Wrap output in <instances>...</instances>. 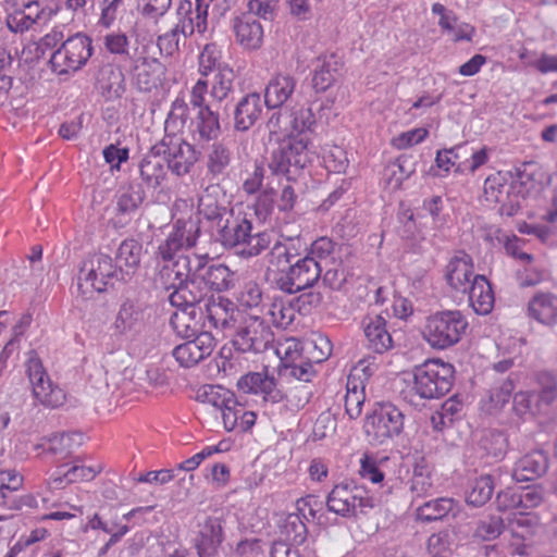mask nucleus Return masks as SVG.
<instances>
[{"label":"nucleus","mask_w":557,"mask_h":557,"mask_svg":"<svg viewBox=\"0 0 557 557\" xmlns=\"http://www.w3.org/2000/svg\"><path fill=\"white\" fill-rule=\"evenodd\" d=\"M160 152V147L153 145L138 164L139 175L147 188L157 189L168 177V165Z\"/></svg>","instance_id":"25"},{"label":"nucleus","mask_w":557,"mask_h":557,"mask_svg":"<svg viewBox=\"0 0 557 557\" xmlns=\"http://www.w3.org/2000/svg\"><path fill=\"white\" fill-rule=\"evenodd\" d=\"M174 225L182 234L186 249L195 247L201 233L200 220L191 216L188 219H177Z\"/></svg>","instance_id":"55"},{"label":"nucleus","mask_w":557,"mask_h":557,"mask_svg":"<svg viewBox=\"0 0 557 557\" xmlns=\"http://www.w3.org/2000/svg\"><path fill=\"white\" fill-rule=\"evenodd\" d=\"M540 391L536 394L539 400L545 405H550L557 398V380L555 375L543 371L536 375Z\"/></svg>","instance_id":"56"},{"label":"nucleus","mask_w":557,"mask_h":557,"mask_svg":"<svg viewBox=\"0 0 557 557\" xmlns=\"http://www.w3.org/2000/svg\"><path fill=\"white\" fill-rule=\"evenodd\" d=\"M539 398L533 392H519L513 396L512 409L519 418L527 414L533 416L537 406Z\"/></svg>","instance_id":"57"},{"label":"nucleus","mask_w":557,"mask_h":557,"mask_svg":"<svg viewBox=\"0 0 557 557\" xmlns=\"http://www.w3.org/2000/svg\"><path fill=\"white\" fill-rule=\"evenodd\" d=\"M315 125L314 113L311 108H299L289 115V132L286 136L295 139H310Z\"/></svg>","instance_id":"41"},{"label":"nucleus","mask_w":557,"mask_h":557,"mask_svg":"<svg viewBox=\"0 0 557 557\" xmlns=\"http://www.w3.org/2000/svg\"><path fill=\"white\" fill-rule=\"evenodd\" d=\"M212 0H182L176 9V30L186 38L195 32L200 34L207 29L208 9Z\"/></svg>","instance_id":"14"},{"label":"nucleus","mask_w":557,"mask_h":557,"mask_svg":"<svg viewBox=\"0 0 557 557\" xmlns=\"http://www.w3.org/2000/svg\"><path fill=\"white\" fill-rule=\"evenodd\" d=\"M504 520L499 516H487L478 522L475 535L483 541H493L497 539L504 531Z\"/></svg>","instance_id":"53"},{"label":"nucleus","mask_w":557,"mask_h":557,"mask_svg":"<svg viewBox=\"0 0 557 557\" xmlns=\"http://www.w3.org/2000/svg\"><path fill=\"white\" fill-rule=\"evenodd\" d=\"M62 46L69 55L67 59L70 61V67L72 71L79 70L91 57V39L86 35L78 33L72 37H69L65 41L62 42Z\"/></svg>","instance_id":"37"},{"label":"nucleus","mask_w":557,"mask_h":557,"mask_svg":"<svg viewBox=\"0 0 557 557\" xmlns=\"http://www.w3.org/2000/svg\"><path fill=\"white\" fill-rule=\"evenodd\" d=\"M474 275L472 258L465 251L453 257L446 265V282L456 292L466 293Z\"/></svg>","instance_id":"27"},{"label":"nucleus","mask_w":557,"mask_h":557,"mask_svg":"<svg viewBox=\"0 0 557 557\" xmlns=\"http://www.w3.org/2000/svg\"><path fill=\"white\" fill-rule=\"evenodd\" d=\"M433 487L431 467L424 458H420L413 465L410 480V491L418 497L429 494Z\"/></svg>","instance_id":"48"},{"label":"nucleus","mask_w":557,"mask_h":557,"mask_svg":"<svg viewBox=\"0 0 557 557\" xmlns=\"http://www.w3.org/2000/svg\"><path fill=\"white\" fill-rule=\"evenodd\" d=\"M428 549L431 557H449L450 534L448 531L433 533L428 540Z\"/></svg>","instance_id":"62"},{"label":"nucleus","mask_w":557,"mask_h":557,"mask_svg":"<svg viewBox=\"0 0 557 557\" xmlns=\"http://www.w3.org/2000/svg\"><path fill=\"white\" fill-rule=\"evenodd\" d=\"M157 146L172 174L181 177L190 173L198 161L195 147L175 135L166 134Z\"/></svg>","instance_id":"11"},{"label":"nucleus","mask_w":557,"mask_h":557,"mask_svg":"<svg viewBox=\"0 0 557 557\" xmlns=\"http://www.w3.org/2000/svg\"><path fill=\"white\" fill-rule=\"evenodd\" d=\"M548 469V456L542 449L533 450L516 463L512 479L516 482L532 481L544 475Z\"/></svg>","instance_id":"30"},{"label":"nucleus","mask_w":557,"mask_h":557,"mask_svg":"<svg viewBox=\"0 0 557 557\" xmlns=\"http://www.w3.org/2000/svg\"><path fill=\"white\" fill-rule=\"evenodd\" d=\"M143 253V245L134 238L124 239L115 253L114 263L117 269L127 271V281L138 269Z\"/></svg>","instance_id":"36"},{"label":"nucleus","mask_w":557,"mask_h":557,"mask_svg":"<svg viewBox=\"0 0 557 557\" xmlns=\"http://www.w3.org/2000/svg\"><path fill=\"white\" fill-rule=\"evenodd\" d=\"M274 341L270 325L259 317H249L237 329L232 339L234 349L238 352H263Z\"/></svg>","instance_id":"10"},{"label":"nucleus","mask_w":557,"mask_h":557,"mask_svg":"<svg viewBox=\"0 0 557 557\" xmlns=\"http://www.w3.org/2000/svg\"><path fill=\"white\" fill-rule=\"evenodd\" d=\"M191 338L186 343L177 345L172 351L175 360L184 368H191L198 364L212 354L215 346V341L211 333H202Z\"/></svg>","instance_id":"16"},{"label":"nucleus","mask_w":557,"mask_h":557,"mask_svg":"<svg viewBox=\"0 0 557 557\" xmlns=\"http://www.w3.org/2000/svg\"><path fill=\"white\" fill-rule=\"evenodd\" d=\"M467 145H457L449 149L438 150L435 158V163L438 169H443L445 172H448L450 166L456 164V161L466 157Z\"/></svg>","instance_id":"59"},{"label":"nucleus","mask_w":557,"mask_h":557,"mask_svg":"<svg viewBox=\"0 0 557 557\" xmlns=\"http://www.w3.org/2000/svg\"><path fill=\"white\" fill-rule=\"evenodd\" d=\"M313 363L308 359L297 364L284 363L278 368V375L280 377H295L301 383L310 382L317 373Z\"/></svg>","instance_id":"52"},{"label":"nucleus","mask_w":557,"mask_h":557,"mask_svg":"<svg viewBox=\"0 0 557 557\" xmlns=\"http://www.w3.org/2000/svg\"><path fill=\"white\" fill-rule=\"evenodd\" d=\"M322 268L311 256H304L268 282L278 290L294 295L311 288L321 277Z\"/></svg>","instance_id":"6"},{"label":"nucleus","mask_w":557,"mask_h":557,"mask_svg":"<svg viewBox=\"0 0 557 557\" xmlns=\"http://www.w3.org/2000/svg\"><path fill=\"white\" fill-rule=\"evenodd\" d=\"M405 414L392 403L376 404L367 414L363 429L371 444H383L404 430Z\"/></svg>","instance_id":"7"},{"label":"nucleus","mask_w":557,"mask_h":557,"mask_svg":"<svg viewBox=\"0 0 557 557\" xmlns=\"http://www.w3.org/2000/svg\"><path fill=\"white\" fill-rule=\"evenodd\" d=\"M465 294H468L469 302L478 314H488L493 310L494 292L484 275H474Z\"/></svg>","instance_id":"31"},{"label":"nucleus","mask_w":557,"mask_h":557,"mask_svg":"<svg viewBox=\"0 0 557 557\" xmlns=\"http://www.w3.org/2000/svg\"><path fill=\"white\" fill-rule=\"evenodd\" d=\"M234 209L224 202L219 201L213 196L206 194L200 197L198 203L199 214L210 223L211 233L227 218Z\"/></svg>","instance_id":"40"},{"label":"nucleus","mask_w":557,"mask_h":557,"mask_svg":"<svg viewBox=\"0 0 557 557\" xmlns=\"http://www.w3.org/2000/svg\"><path fill=\"white\" fill-rule=\"evenodd\" d=\"M233 28L237 42L247 50L259 49L263 41V26L257 16L244 13L234 18Z\"/></svg>","instance_id":"28"},{"label":"nucleus","mask_w":557,"mask_h":557,"mask_svg":"<svg viewBox=\"0 0 557 557\" xmlns=\"http://www.w3.org/2000/svg\"><path fill=\"white\" fill-rule=\"evenodd\" d=\"M295 86L293 76L280 74L269 82L262 101L269 109L281 108L294 92Z\"/></svg>","instance_id":"34"},{"label":"nucleus","mask_w":557,"mask_h":557,"mask_svg":"<svg viewBox=\"0 0 557 557\" xmlns=\"http://www.w3.org/2000/svg\"><path fill=\"white\" fill-rule=\"evenodd\" d=\"M26 373L32 386L33 396L41 405L58 408L64 404L65 393L51 382L41 360L34 350L29 352V358L26 362Z\"/></svg>","instance_id":"9"},{"label":"nucleus","mask_w":557,"mask_h":557,"mask_svg":"<svg viewBox=\"0 0 557 557\" xmlns=\"http://www.w3.org/2000/svg\"><path fill=\"white\" fill-rule=\"evenodd\" d=\"M326 507L342 517H355L358 510L364 513L367 508H372L373 499L362 486H358L354 481L342 482L329 493Z\"/></svg>","instance_id":"8"},{"label":"nucleus","mask_w":557,"mask_h":557,"mask_svg":"<svg viewBox=\"0 0 557 557\" xmlns=\"http://www.w3.org/2000/svg\"><path fill=\"white\" fill-rule=\"evenodd\" d=\"M203 312L205 318L215 329L226 330L234 325V302L228 298L213 297L205 304Z\"/></svg>","instance_id":"35"},{"label":"nucleus","mask_w":557,"mask_h":557,"mask_svg":"<svg viewBox=\"0 0 557 557\" xmlns=\"http://www.w3.org/2000/svg\"><path fill=\"white\" fill-rule=\"evenodd\" d=\"M247 13L272 22L277 15L278 0H248Z\"/></svg>","instance_id":"60"},{"label":"nucleus","mask_w":557,"mask_h":557,"mask_svg":"<svg viewBox=\"0 0 557 557\" xmlns=\"http://www.w3.org/2000/svg\"><path fill=\"white\" fill-rule=\"evenodd\" d=\"M115 199L117 214L131 215L141 206L146 199V193L141 184L129 183L117 190Z\"/></svg>","instance_id":"38"},{"label":"nucleus","mask_w":557,"mask_h":557,"mask_svg":"<svg viewBox=\"0 0 557 557\" xmlns=\"http://www.w3.org/2000/svg\"><path fill=\"white\" fill-rule=\"evenodd\" d=\"M194 123V132L198 135L199 140L207 143L215 140L222 133V124L213 116L210 108L198 110Z\"/></svg>","instance_id":"45"},{"label":"nucleus","mask_w":557,"mask_h":557,"mask_svg":"<svg viewBox=\"0 0 557 557\" xmlns=\"http://www.w3.org/2000/svg\"><path fill=\"white\" fill-rule=\"evenodd\" d=\"M237 388L245 394L261 395L265 403L278 404L287 395L278 380L268 372H248L237 381Z\"/></svg>","instance_id":"12"},{"label":"nucleus","mask_w":557,"mask_h":557,"mask_svg":"<svg viewBox=\"0 0 557 557\" xmlns=\"http://www.w3.org/2000/svg\"><path fill=\"white\" fill-rule=\"evenodd\" d=\"M263 104L259 92L251 91L242 96L233 106L234 129L237 132L249 131L260 120Z\"/></svg>","instance_id":"21"},{"label":"nucleus","mask_w":557,"mask_h":557,"mask_svg":"<svg viewBox=\"0 0 557 557\" xmlns=\"http://www.w3.org/2000/svg\"><path fill=\"white\" fill-rule=\"evenodd\" d=\"M332 347L329 337L318 334L302 344L301 351L311 362L321 363L331 356Z\"/></svg>","instance_id":"49"},{"label":"nucleus","mask_w":557,"mask_h":557,"mask_svg":"<svg viewBox=\"0 0 557 557\" xmlns=\"http://www.w3.org/2000/svg\"><path fill=\"white\" fill-rule=\"evenodd\" d=\"M468 325L459 310L438 311L426 319L423 337L431 347L446 349L461 339Z\"/></svg>","instance_id":"5"},{"label":"nucleus","mask_w":557,"mask_h":557,"mask_svg":"<svg viewBox=\"0 0 557 557\" xmlns=\"http://www.w3.org/2000/svg\"><path fill=\"white\" fill-rule=\"evenodd\" d=\"M165 66L157 59L138 58L131 71L133 85L141 92H150L162 84Z\"/></svg>","instance_id":"20"},{"label":"nucleus","mask_w":557,"mask_h":557,"mask_svg":"<svg viewBox=\"0 0 557 557\" xmlns=\"http://www.w3.org/2000/svg\"><path fill=\"white\" fill-rule=\"evenodd\" d=\"M252 220L248 214L233 210L212 232V236L225 248H239L243 256L256 257L270 246L271 240L268 232L252 233Z\"/></svg>","instance_id":"1"},{"label":"nucleus","mask_w":557,"mask_h":557,"mask_svg":"<svg viewBox=\"0 0 557 557\" xmlns=\"http://www.w3.org/2000/svg\"><path fill=\"white\" fill-rule=\"evenodd\" d=\"M528 314L537 322L554 326L557 324V295L536 293L528 304Z\"/></svg>","instance_id":"32"},{"label":"nucleus","mask_w":557,"mask_h":557,"mask_svg":"<svg viewBox=\"0 0 557 557\" xmlns=\"http://www.w3.org/2000/svg\"><path fill=\"white\" fill-rule=\"evenodd\" d=\"M310 139H295L285 136L271 152L268 163L274 175H283L287 181H297L313 160Z\"/></svg>","instance_id":"2"},{"label":"nucleus","mask_w":557,"mask_h":557,"mask_svg":"<svg viewBox=\"0 0 557 557\" xmlns=\"http://www.w3.org/2000/svg\"><path fill=\"white\" fill-rule=\"evenodd\" d=\"M232 161V151L223 143H214L207 154V171L212 180H223Z\"/></svg>","instance_id":"39"},{"label":"nucleus","mask_w":557,"mask_h":557,"mask_svg":"<svg viewBox=\"0 0 557 557\" xmlns=\"http://www.w3.org/2000/svg\"><path fill=\"white\" fill-rule=\"evenodd\" d=\"M186 249L182 234L173 224L172 232L168 235L166 239L158 247V256L163 261H172L176 253L182 249Z\"/></svg>","instance_id":"54"},{"label":"nucleus","mask_w":557,"mask_h":557,"mask_svg":"<svg viewBox=\"0 0 557 557\" xmlns=\"http://www.w3.org/2000/svg\"><path fill=\"white\" fill-rule=\"evenodd\" d=\"M234 392L221 385H203L197 392V400L210 404L221 411L227 407Z\"/></svg>","instance_id":"51"},{"label":"nucleus","mask_w":557,"mask_h":557,"mask_svg":"<svg viewBox=\"0 0 557 557\" xmlns=\"http://www.w3.org/2000/svg\"><path fill=\"white\" fill-rule=\"evenodd\" d=\"M236 73L232 66H222L219 72L213 73L209 81L210 97L212 99H230L234 92Z\"/></svg>","instance_id":"44"},{"label":"nucleus","mask_w":557,"mask_h":557,"mask_svg":"<svg viewBox=\"0 0 557 557\" xmlns=\"http://www.w3.org/2000/svg\"><path fill=\"white\" fill-rule=\"evenodd\" d=\"M363 403V388L358 389L356 385L354 387H350L348 384L347 393L345 396V410L350 419H357L361 414Z\"/></svg>","instance_id":"64"},{"label":"nucleus","mask_w":557,"mask_h":557,"mask_svg":"<svg viewBox=\"0 0 557 557\" xmlns=\"http://www.w3.org/2000/svg\"><path fill=\"white\" fill-rule=\"evenodd\" d=\"M224 541L223 521L218 517H207L199 523L194 537V547L198 557H219Z\"/></svg>","instance_id":"15"},{"label":"nucleus","mask_w":557,"mask_h":557,"mask_svg":"<svg viewBox=\"0 0 557 557\" xmlns=\"http://www.w3.org/2000/svg\"><path fill=\"white\" fill-rule=\"evenodd\" d=\"M145 315L146 307L140 301L126 298L120 305L113 329L119 335L137 332L145 325Z\"/></svg>","instance_id":"24"},{"label":"nucleus","mask_w":557,"mask_h":557,"mask_svg":"<svg viewBox=\"0 0 557 557\" xmlns=\"http://www.w3.org/2000/svg\"><path fill=\"white\" fill-rule=\"evenodd\" d=\"M296 242L300 239L287 238L285 243H276L269 253V265L265 271V280L277 276L278 273L285 271L292 262L300 259V252L296 247Z\"/></svg>","instance_id":"29"},{"label":"nucleus","mask_w":557,"mask_h":557,"mask_svg":"<svg viewBox=\"0 0 557 557\" xmlns=\"http://www.w3.org/2000/svg\"><path fill=\"white\" fill-rule=\"evenodd\" d=\"M95 87L107 101L120 99L126 91L124 73L112 63H101L95 72Z\"/></svg>","instance_id":"19"},{"label":"nucleus","mask_w":557,"mask_h":557,"mask_svg":"<svg viewBox=\"0 0 557 557\" xmlns=\"http://www.w3.org/2000/svg\"><path fill=\"white\" fill-rule=\"evenodd\" d=\"M495 490L494 478L491 474L480 475L470 484L467 493V504L473 507L485 505L491 498Z\"/></svg>","instance_id":"46"},{"label":"nucleus","mask_w":557,"mask_h":557,"mask_svg":"<svg viewBox=\"0 0 557 557\" xmlns=\"http://www.w3.org/2000/svg\"><path fill=\"white\" fill-rule=\"evenodd\" d=\"M195 270L213 295L233 287V272L225 264L211 263L207 255H195Z\"/></svg>","instance_id":"18"},{"label":"nucleus","mask_w":557,"mask_h":557,"mask_svg":"<svg viewBox=\"0 0 557 557\" xmlns=\"http://www.w3.org/2000/svg\"><path fill=\"white\" fill-rule=\"evenodd\" d=\"M278 528L282 540L293 545H301L307 540L308 529L299 513L285 516Z\"/></svg>","instance_id":"43"},{"label":"nucleus","mask_w":557,"mask_h":557,"mask_svg":"<svg viewBox=\"0 0 557 557\" xmlns=\"http://www.w3.org/2000/svg\"><path fill=\"white\" fill-rule=\"evenodd\" d=\"M246 410L245 405L233 395L227 407L222 410L223 424L226 431H234L238 426L242 413Z\"/></svg>","instance_id":"61"},{"label":"nucleus","mask_w":557,"mask_h":557,"mask_svg":"<svg viewBox=\"0 0 557 557\" xmlns=\"http://www.w3.org/2000/svg\"><path fill=\"white\" fill-rule=\"evenodd\" d=\"M177 308L178 311L170 318V325L177 336L188 339L202 333H210L205 330V312L201 308L195 305H182Z\"/></svg>","instance_id":"17"},{"label":"nucleus","mask_w":557,"mask_h":557,"mask_svg":"<svg viewBox=\"0 0 557 557\" xmlns=\"http://www.w3.org/2000/svg\"><path fill=\"white\" fill-rule=\"evenodd\" d=\"M116 282H127V271L117 269L109 255L96 253L85 259L79 268L78 288L85 294L88 289L98 293L113 287Z\"/></svg>","instance_id":"4"},{"label":"nucleus","mask_w":557,"mask_h":557,"mask_svg":"<svg viewBox=\"0 0 557 557\" xmlns=\"http://www.w3.org/2000/svg\"><path fill=\"white\" fill-rule=\"evenodd\" d=\"M496 507L499 511H506L513 508H521V495L519 486H508L496 494Z\"/></svg>","instance_id":"63"},{"label":"nucleus","mask_w":557,"mask_h":557,"mask_svg":"<svg viewBox=\"0 0 557 557\" xmlns=\"http://www.w3.org/2000/svg\"><path fill=\"white\" fill-rule=\"evenodd\" d=\"M363 333L369 350L382 355L393 347V337L387 330V321L380 314L362 319Z\"/></svg>","instance_id":"23"},{"label":"nucleus","mask_w":557,"mask_h":557,"mask_svg":"<svg viewBox=\"0 0 557 557\" xmlns=\"http://www.w3.org/2000/svg\"><path fill=\"white\" fill-rule=\"evenodd\" d=\"M189 115L188 104L182 98H176L171 106V111L165 121V129L169 127L183 128Z\"/></svg>","instance_id":"58"},{"label":"nucleus","mask_w":557,"mask_h":557,"mask_svg":"<svg viewBox=\"0 0 557 557\" xmlns=\"http://www.w3.org/2000/svg\"><path fill=\"white\" fill-rule=\"evenodd\" d=\"M508 447V440L503 431L486 430L478 442V453L486 462L502 460Z\"/></svg>","instance_id":"33"},{"label":"nucleus","mask_w":557,"mask_h":557,"mask_svg":"<svg viewBox=\"0 0 557 557\" xmlns=\"http://www.w3.org/2000/svg\"><path fill=\"white\" fill-rule=\"evenodd\" d=\"M47 442L49 443V453L67 457L74 445H82L83 434L77 432L54 433L47 438Z\"/></svg>","instance_id":"50"},{"label":"nucleus","mask_w":557,"mask_h":557,"mask_svg":"<svg viewBox=\"0 0 557 557\" xmlns=\"http://www.w3.org/2000/svg\"><path fill=\"white\" fill-rule=\"evenodd\" d=\"M199 73L202 77H208L210 74L219 72L222 66H230L222 61V49L215 42L205 45L199 58Z\"/></svg>","instance_id":"47"},{"label":"nucleus","mask_w":557,"mask_h":557,"mask_svg":"<svg viewBox=\"0 0 557 557\" xmlns=\"http://www.w3.org/2000/svg\"><path fill=\"white\" fill-rule=\"evenodd\" d=\"M311 87L323 94L337 84L344 73V62L336 53L321 54L312 61Z\"/></svg>","instance_id":"13"},{"label":"nucleus","mask_w":557,"mask_h":557,"mask_svg":"<svg viewBox=\"0 0 557 557\" xmlns=\"http://www.w3.org/2000/svg\"><path fill=\"white\" fill-rule=\"evenodd\" d=\"M160 269V278L166 290L176 292L194 274L195 257L180 255Z\"/></svg>","instance_id":"26"},{"label":"nucleus","mask_w":557,"mask_h":557,"mask_svg":"<svg viewBox=\"0 0 557 557\" xmlns=\"http://www.w3.org/2000/svg\"><path fill=\"white\" fill-rule=\"evenodd\" d=\"M455 368L441 359H428L413 368V389L424 399L441 398L453 387Z\"/></svg>","instance_id":"3"},{"label":"nucleus","mask_w":557,"mask_h":557,"mask_svg":"<svg viewBox=\"0 0 557 557\" xmlns=\"http://www.w3.org/2000/svg\"><path fill=\"white\" fill-rule=\"evenodd\" d=\"M456 502L450 497H441L429 500L417 508V517L423 522H432L444 519L453 512Z\"/></svg>","instance_id":"42"},{"label":"nucleus","mask_w":557,"mask_h":557,"mask_svg":"<svg viewBox=\"0 0 557 557\" xmlns=\"http://www.w3.org/2000/svg\"><path fill=\"white\" fill-rule=\"evenodd\" d=\"M214 295L211 293L205 281L200 277L199 273L194 270V274L184 283L176 292L169 295V301L173 307H181L182 305L198 306L201 302H208Z\"/></svg>","instance_id":"22"}]
</instances>
